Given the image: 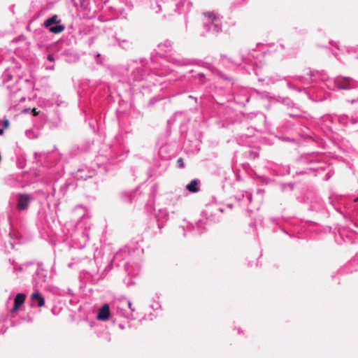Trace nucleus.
Here are the masks:
<instances>
[{
    "label": "nucleus",
    "mask_w": 358,
    "mask_h": 358,
    "mask_svg": "<svg viewBox=\"0 0 358 358\" xmlns=\"http://www.w3.org/2000/svg\"><path fill=\"white\" fill-rule=\"evenodd\" d=\"M355 201H358V197L355 199Z\"/></svg>",
    "instance_id": "nucleus-18"
},
{
    "label": "nucleus",
    "mask_w": 358,
    "mask_h": 358,
    "mask_svg": "<svg viewBox=\"0 0 358 358\" xmlns=\"http://www.w3.org/2000/svg\"><path fill=\"white\" fill-rule=\"evenodd\" d=\"M122 303L127 305L129 309L131 310V312H134V308H132V304H131V302L129 300H124L122 301Z\"/></svg>",
    "instance_id": "nucleus-12"
},
{
    "label": "nucleus",
    "mask_w": 358,
    "mask_h": 358,
    "mask_svg": "<svg viewBox=\"0 0 358 358\" xmlns=\"http://www.w3.org/2000/svg\"><path fill=\"white\" fill-rule=\"evenodd\" d=\"M177 164L179 168H183L184 167V162L183 159L182 158H179L177 160Z\"/></svg>",
    "instance_id": "nucleus-13"
},
{
    "label": "nucleus",
    "mask_w": 358,
    "mask_h": 358,
    "mask_svg": "<svg viewBox=\"0 0 358 358\" xmlns=\"http://www.w3.org/2000/svg\"><path fill=\"white\" fill-rule=\"evenodd\" d=\"M58 17L57 15H55L52 16L51 17L48 18L43 23V26L46 28H49L52 27V24L58 23Z\"/></svg>",
    "instance_id": "nucleus-8"
},
{
    "label": "nucleus",
    "mask_w": 358,
    "mask_h": 358,
    "mask_svg": "<svg viewBox=\"0 0 358 358\" xmlns=\"http://www.w3.org/2000/svg\"><path fill=\"white\" fill-rule=\"evenodd\" d=\"M3 77L5 83H8L12 80V76L8 71L4 72Z\"/></svg>",
    "instance_id": "nucleus-11"
},
{
    "label": "nucleus",
    "mask_w": 358,
    "mask_h": 358,
    "mask_svg": "<svg viewBox=\"0 0 358 358\" xmlns=\"http://www.w3.org/2000/svg\"><path fill=\"white\" fill-rule=\"evenodd\" d=\"M25 134L30 139L36 138L39 136V132L34 129L27 130Z\"/></svg>",
    "instance_id": "nucleus-10"
},
{
    "label": "nucleus",
    "mask_w": 358,
    "mask_h": 358,
    "mask_svg": "<svg viewBox=\"0 0 358 358\" xmlns=\"http://www.w3.org/2000/svg\"><path fill=\"white\" fill-rule=\"evenodd\" d=\"M336 86L341 90H351L357 87V83L349 77H338L335 79Z\"/></svg>",
    "instance_id": "nucleus-2"
},
{
    "label": "nucleus",
    "mask_w": 358,
    "mask_h": 358,
    "mask_svg": "<svg viewBox=\"0 0 358 358\" xmlns=\"http://www.w3.org/2000/svg\"><path fill=\"white\" fill-rule=\"evenodd\" d=\"M65 27L62 24H56L55 26H52L49 27V31L54 34H59L64 30Z\"/></svg>",
    "instance_id": "nucleus-9"
},
{
    "label": "nucleus",
    "mask_w": 358,
    "mask_h": 358,
    "mask_svg": "<svg viewBox=\"0 0 358 358\" xmlns=\"http://www.w3.org/2000/svg\"><path fill=\"white\" fill-rule=\"evenodd\" d=\"M247 199L249 202H251L252 201V195H250V194L247 195Z\"/></svg>",
    "instance_id": "nucleus-15"
},
{
    "label": "nucleus",
    "mask_w": 358,
    "mask_h": 358,
    "mask_svg": "<svg viewBox=\"0 0 358 358\" xmlns=\"http://www.w3.org/2000/svg\"><path fill=\"white\" fill-rule=\"evenodd\" d=\"M110 315L109 305L104 304L99 310L96 316L98 320L106 321L108 320Z\"/></svg>",
    "instance_id": "nucleus-4"
},
{
    "label": "nucleus",
    "mask_w": 358,
    "mask_h": 358,
    "mask_svg": "<svg viewBox=\"0 0 358 358\" xmlns=\"http://www.w3.org/2000/svg\"><path fill=\"white\" fill-rule=\"evenodd\" d=\"M31 299L32 300H36L38 301V306L39 307H41L44 306L45 304V300L41 293L39 292H34L31 294Z\"/></svg>",
    "instance_id": "nucleus-7"
},
{
    "label": "nucleus",
    "mask_w": 358,
    "mask_h": 358,
    "mask_svg": "<svg viewBox=\"0 0 358 358\" xmlns=\"http://www.w3.org/2000/svg\"><path fill=\"white\" fill-rule=\"evenodd\" d=\"M26 296L22 293L17 294L14 300V306L12 312H16L20 306L22 305L25 301Z\"/></svg>",
    "instance_id": "nucleus-5"
},
{
    "label": "nucleus",
    "mask_w": 358,
    "mask_h": 358,
    "mask_svg": "<svg viewBox=\"0 0 358 358\" xmlns=\"http://www.w3.org/2000/svg\"><path fill=\"white\" fill-rule=\"evenodd\" d=\"M204 16L206 18L204 27L208 31L218 33L222 30L221 20L219 16L215 15V13H205Z\"/></svg>",
    "instance_id": "nucleus-1"
},
{
    "label": "nucleus",
    "mask_w": 358,
    "mask_h": 358,
    "mask_svg": "<svg viewBox=\"0 0 358 358\" xmlns=\"http://www.w3.org/2000/svg\"><path fill=\"white\" fill-rule=\"evenodd\" d=\"M4 125L6 127H7L8 125V120H6L5 122H4Z\"/></svg>",
    "instance_id": "nucleus-16"
},
{
    "label": "nucleus",
    "mask_w": 358,
    "mask_h": 358,
    "mask_svg": "<svg viewBox=\"0 0 358 358\" xmlns=\"http://www.w3.org/2000/svg\"><path fill=\"white\" fill-rule=\"evenodd\" d=\"M47 59L50 61V62H54L55 61V58H54V56L51 54L48 55V57H47Z\"/></svg>",
    "instance_id": "nucleus-14"
},
{
    "label": "nucleus",
    "mask_w": 358,
    "mask_h": 358,
    "mask_svg": "<svg viewBox=\"0 0 358 358\" xmlns=\"http://www.w3.org/2000/svg\"><path fill=\"white\" fill-rule=\"evenodd\" d=\"M31 200V196L27 194H21L17 199V208L20 210L27 208Z\"/></svg>",
    "instance_id": "nucleus-3"
},
{
    "label": "nucleus",
    "mask_w": 358,
    "mask_h": 358,
    "mask_svg": "<svg viewBox=\"0 0 358 358\" xmlns=\"http://www.w3.org/2000/svg\"><path fill=\"white\" fill-rule=\"evenodd\" d=\"M3 130L0 129V135H1L3 134Z\"/></svg>",
    "instance_id": "nucleus-17"
},
{
    "label": "nucleus",
    "mask_w": 358,
    "mask_h": 358,
    "mask_svg": "<svg viewBox=\"0 0 358 358\" xmlns=\"http://www.w3.org/2000/svg\"><path fill=\"white\" fill-rule=\"evenodd\" d=\"M199 181L198 180H192L189 184L187 185L186 189L192 193L199 192V188L198 187Z\"/></svg>",
    "instance_id": "nucleus-6"
}]
</instances>
